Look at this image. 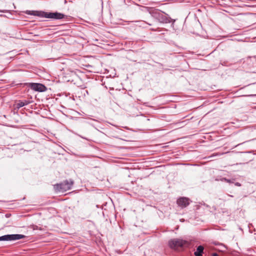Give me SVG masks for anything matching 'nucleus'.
I'll list each match as a JSON object with an SVG mask.
<instances>
[{
    "label": "nucleus",
    "instance_id": "2eb2a0df",
    "mask_svg": "<svg viewBox=\"0 0 256 256\" xmlns=\"http://www.w3.org/2000/svg\"><path fill=\"white\" fill-rule=\"evenodd\" d=\"M78 136H80V138H84V139L87 140L86 138H84V137H83V136H81L80 135H78Z\"/></svg>",
    "mask_w": 256,
    "mask_h": 256
},
{
    "label": "nucleus",
    "instance_id": "9b49d317",
    "mask_svg": "<svg viewBox=\"0 0 256 256\" xmlns=\"http://www.w3.org/2000/svg\"><path fill=\"white\" fill-rule=\"evenodd\" d=\"M222 180H224L225 182H228V183H232V180L230 179H228L226 178H223Z\"/></svg>",
    "mask_w": 256,
    "mask_h": 256
},
{
    "label": "nucleus",
    "instance_id": "6e6552de",
    "mask_svg": "<svg viewBox=\"0 0 256 256\" xmlns=\"http://www.w3.org/2000/svg\"><path fill=\"white\" fill-rule=\"evenodd\" d=\"M48 12H45L43 11L29 10L27 12L26 14L32 16H36L42 18H47L46 14H48Z\"/></svg>",
    "mask_w": 256,
    "mask_h": 256
},
{
    "label": "nucleus",
    "instance_id": "4468645a",
    "mask_svg": "<svg viewBox=\"0 0 256 256\" xmlns=\"http://www.w3.org/2000/svg\"><path fill=\"white\" fill-rule=\"evenodd\" d=\"M212 256H218V255L216 253H213Z\"/></svg>",
    "mask_w": 256,
    "mask_h": 256
},
{
    "label": "nucleus",
    "instance_id": "f8f14e48",
    "mask_svg": "<svg viewBox=\"0 0 256 256\" xmlns=\"http://www.w3.org/2000/svg\"><path fill=\"white\" fill-rule=\"evenodd\" d=\"M234 185L237 186H241V184L240 182H235Z\"/></svg>",
    "mask_w": 256,
    "mask_h": 256
},
{
    "label": "nucleus",
    "instance_id": "f3484780",
    "mask_svg": "<svg viewBox=\"0 0 256 256\" xmlns=\"http://www.w3.org/2000/svg\"><path fill=\"white\" fill-rule=\"evenodd\" d=\"M86 94H88V92L87 90L86 91Z\"/></svg>",
    "mask_w": 256,
    "mask_h": 256
},
{
    "label": "nucleus",
    "instance_id": "9d476101",
    "mask_svg": "<svg viewBox=\"0 0 256 256\" xmlns=\"http://www.w3.org/2000/svg\"><path fill=\"white\" fill-rule=\"evenodd\" d=\"M30 102L28 100H20L18 102L16 106L18 108H22L24 106H26Z\"/></svg>",
    "mask_w": 256,
    "mask_h": 256
},
{
    "label": "nucleus",
    "instance_id": "423d86ee",
    "mask_svg": "<svg viewBox=\"0 0 256 256\" xmlns=\"http://www.w3.org/2000/svg\"><path fill=\"white\" fill-rule=\"evenodd\" d=\"M47 18L52 20H62L66 17V16L63 14L58 12H48V14H46Z\"/></svg>",
    "mask_w": 256,
    "mask_h": 256
},
{
    "label": "nucleus",
    "instance_id": "dca6fc26",
    "mask_svg": "<svg viewBox=\"0 0 256 256\" xmlns=\"http://www.w3.org/2000/svg\"><path fill=\"white\" fill-rule=\"evenodd\" d=\"M228 196H230V197H233V196H232V195H228Z\"/></svg>",
    "mask_w": 256,
    "mask_h": 256
},
{
    "label": "nucleus",
    "instance_id": "f257e3e1",
    "mask_svg": "<svg viewBox=\"0 0 256 256\" xmlns=\"http://www.w3.org/2000/svg\"><path fill=\"white\" fill-rule=\"evenodd\" d=\"M73 184V180L70 179L64 180L61 183L56 184L54 186V187L56 190L60 192H64L70 190Z\"/></svg>",
    "mask_w": 256,
    "mask_h": 256
},
{
    "label": "nucleus",
    "instance_id": "ddd939ff",
    "mask_svg": "<svg viewBox=\"0 0 256 256\" xmlns=\"http://www.w3.org/2000/svg\"><path fill=\"white\" fill-rule=\"evenodd\" d=\"M256 94H249V95H246V96H256Z\"/></svg>",
    "mask_w": 256,
    "mask_h": 256
},
{
    "label": "nucleus",
    "instance_id": "0eeeda50",
    "mask_svg": "<svg viewBox=\"0 0 256 256\" xmlns=\"http://www.w3.org/2000/svg\"><path fill=\"white\" fill-rule=\"evenodd\" d=\"M177 204L182 208H186L190 204V200L186 197L180 198L177 200Z\"/></svg>",
    "mask_w": 256,
    "mask_h": 256
},
{
    "label": "nucleus",
    "instance_id": "39448f33",
    "mask_svg": "<svg viewBox=\"0 0 256 256\" xmlns=\"http://www.w3.org/2000/svg\"><path fill=\"white\" fill-rule=\"evenodd\" d=\"M30 87L32 90L40 92H44L46 90V86L40 83H30L29 84Z\"/></svg>",
    "mask_w": 256,
    "mask_h": 256
},
{
    "label": "nucleus",
    "instance_id": "1a4fd4ad",
    "mask_svg": "<svg viewBox=\"0 0 256 256\" xmlns=\"http://www.w3.org/2000/svg\"><path fill=\"white\" fill-rule=\"evenodd\" d=\"M204 246H199L196 248V250L194 252L195 256H202V253L204 252Z\"/></svg>",
    "mask_w": 256,
    "mask_h": 256
},
{
    "label": "nucleus",
    "instance_id": "f03ea898",
    "mask_svg": "<svg viewBox=\"0 0 256 256\" xmlns=\"http://www.w3.org/2000/svg\"><path fill=\"white\" fill-rule=\"evenodd\" d=\"M168 246L172 249H177L178 248H183L188 246L190 243L188 241L181 238H173L168 241Z\"/></svg>",
    "mask_w": 256,
    "mask_h": 256
},
{
    "label": "nucleus",
    "instance_id": "7ed1b4c3",
    "mask_svg": "<svg viewBox=\"0 0 256 256\" xmlns=\"http://www.w3.org/2000/svg\"><path fill=\"white\" fill-rule=\"evenodd\" d=\"M152 16L160 22L166 24L170 22V18L166 14L160 10L154 11L152 12Z\"/></svg>",
    "mask_w": 256,
    "mask_h": 256
},
{
    "label": "nucleus",
    "instance_id": "20e7f679",
    "mask_svg": "<svg viewBox=\"0 0 256 256\" xmlns=\"http://www.w3.org/2000/svg\"><path fill=\"white\" fill-rule=\"evenodd\" d=\"M26 237V236L20 234H6L0 236V241L16 240Z\"/></svg>",
    "mask_w": 256,
    "mask_h": 256
}]
</instances>
